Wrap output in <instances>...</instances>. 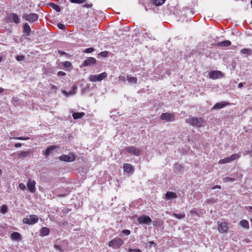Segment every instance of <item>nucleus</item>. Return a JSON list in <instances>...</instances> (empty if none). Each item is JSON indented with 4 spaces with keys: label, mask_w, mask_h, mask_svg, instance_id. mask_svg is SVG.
<instances>
[{
    "label": "nucleus",
    "mask_w": 252,
    "mask_h": 252,
    "mask_svg": "<svg viewBox=\"0 0 252 252\" xmlns=\"http://www.w3.org/2000/svg\"><path fill=\"white\" fill-rule=\"evenodd\" d=\"M186 122L190 125L197 127L202 126L205 123V121L203 119L194 117H189L188 119H186Z\"/></svg>",
    "instance_id": "1"
},
{
    "label": "nucleus",
    "mask_w": 252,
    "mask_h": 252,
    "mask_svg": "<svg viewBox=\"0 0 252 252\" xmlns=\"http://www.w3.org/2000/svg\"><path fill=\"white\" fill-rule=\"evenodd\" d=\"M4 21L7 23L14 22L15 24H18L20 22V18L18 16L14 13H10L7 15L4 19Z\"/></svg>",
    "instance_id": "2"
},
{
    "label": "nucleus",
    "mask_w": 252,
    "mask_h": 252,
    "mask_svg": "<svg viewBox=\"0 0 252 252\" xmlns=\"http://www.w3.org/2000/svg\"><path fill=\"white\" fill-rule=\"evenodd\" d=\"M22 18L30 23H33L38 20V16L36 13H25Z\"/></svg>",
    "instance_id": "3"
},
{
    "label": "nucleus",
    "mask_w": 252,
    "mask_h": 252,
    "mask_svg": "<svg viewBox=\"0 0 252 252\" xmlns=\"http://www.w3.org/2000/svg\"><path fill=\"white\" fill-rule=\"evenodd\" d=\"M123 243L122 239L116 238L109 242V246L114 249H119L123 244Z\"/></svg>",
    "instance_id": "4"
},
{
    "label": "nucleus",
    "mask_w": 252,
    "mask_h": 252,
    "mask_svg": "<svg viewBox=\"0 0 252 252\" xmlns=\"http://www.w3.org/2000/svg\"><path fill=\"white\" fill-rule=\"evenodd\" d=\"M160 119L167 122H173L175 120V115L172 113H163L160 115Z\"/></svg>",
    "instance_id": "5"
},
{
    "label": "nucleus",
    "mask_w": 252,
    "mask_h": 252,
    "mask_svg": "<svg viewBox=\"0 0 252 252\" xmlns=\"http://www.w3.org/2000/svg\"><path fill=\"white\" fill-rule=\"evenodd\" d=\"M38 218L37 216L32 215L30 216L29 218H24L23 222L24 223L32 225L37 222Z\"/></svg>",
    "instance_id": "6"
},
{
    "label": "nucleus",
    "mask_w": 252,
    "mask_h": 252,
    "mask_svg": "<svg viewBox=\"0 0 252 252\" xmlns=\"http://www.w3.org/2000/svg\"><path fill=\"white\" fill-rule=\"evenodd\" d=\"M107 76L106 72H103L98 75H92L90 76L89 79L92 82L100 81L105 78Z\"/></svg>",
    "instance_id": "7"
},
{
    "label": "nucleus",
    "mask_w": 252,
    "mask_h": 252,
    "mask_svg": "<svg viewBox=\"0 0 252 252\" xmlns=\"http://www.w3.org/2000/svg\"><path fill=\"white\" fill-rule=\"evenodd\" d=\"M126 151L130 154H132L135 156H138L140 154V150L134 146L126 147L125 148Z\"/></svg>",
    "instance_id": "8"
},
{
    "label": "nucleus",
    "mask_w": 252,
    "mask_h": 252,
    "mask_svg": "<svg viewBox=\"0 0 252 252\" xmlns=\"http://www.w3.org/2000/svg\"><path fill=\"white\" fill-rule=\"evenodd\" d=\"M239 158V156L237 154H234L232 155L230 157L228 158H225L223 159L220 160L219 163L220 164H224L230 162L236 158Z\"/></svg>",
    "instance_id": "9"
},
{
    "label": "nucleus",
    "mask_w": 252,
    "mask_h": 252,
    "mask_svg": "<svg viewBox=\"0 0 252 252\" xmlns=\"http://www.w3.org/2000/svg\"><path fill=\"white\" fill-rule=\"evenodd\" d=\"M138 221L140 224H149L152 222L151 219L148 216L146 215H142L139 217L138 219Z\"/></svg>",
    "instance_id": "10"
},
{
    "label": "nucleus",
    "mask_w": 252,
    "mask_h": 252,
    "mask_svg": "<svg viewBox=\"0 0 252 252\" xmlns=\"http://www.w3.org/2000/svg\"><path fill=\"white\" fill-rule=\"evenodd\" d=\"M210 78L212 79H216L222 78L224 76L223 74L220 71H212L209 73Z\"/></svg>",
    "instance_id": "11"
},
{
    "label": "nucleus",
    "mask_w": 252,
    "mask_h": 252,
    "mask_svg": "<svg viewBox=\"0 0 252 252\" xmlns=\"http://www.w3.org/2000/svg\"><path fill=\"white\" fill-rule=\"evenodd\" d=\"M60 159L63 161L70 162L74 160L75 157L73 154H69V155H63L61 156Z\"/></svg>",
    "instance_id": "12"
},
{
    "label": "nucleus",
    "mask_w": 252,
    "mask_h": 252,
    "mask_svg": "<svg viewBox=\"0 0 252 252\" xmlns=\"http://www.w3.org/2000/svg\"><path fill=\"white\" fill-rule=\"evenodd\" d=\"M96 63V60L93 57L88 58L82 64V66H87L94 64Z\"/></svg>",
    "instance_id": "13"
},
{
    "label": "nucleus",
    "mask_w": 252,
    "mask_h": 252,
    "mask_svg": "<svg viewBox=\"0 0 252 252\" xmlns=\"http://www.w3.org/2000/svg\"><path fill=\"white\" fill-rule=\"evenodd\" d=\"M35 182L34 180L29 179L27 184V188L32 193H33L35 191Z\"/></svg>",
    "instance_id": "14"
},
{
    "label": "nucleus",
    "mask_w": 252,
    "mask_h": 252,
    "mask_svg": "<svg viewBox=\"0 0 252 252\" xmlns=\"http://www.w3.org/2000/svg\"><path fill=\"white\" fill-rule=\"evenodd\" d=\"M228 227L226 222H221L218 224L219 231L221 233H225L227 231Z\"/></svg>",
    "instance_id": "15"
},
{
    "label": "nucleus",
    "mask_w": 252,
    "mask_h": 252,
    "mask_svg": "<svg viewBox=\"0 0 252 252\" xmlns=\"http://www.w3.org/2000/svg\"><path fill=\"white\" fill-rule=\"evenodd\" d=\"M32 153L31 151H21L17 154L18 158H19L29 157Z\"/></svg>",
    "instance_id": "16"
},
{
    "label": "nucleus",
    "mask_w": 252,
    "mask_h": 252,
    "mask_svg": "<svg viewBox=\"0 0 252 252\" xmlns=\"http://www.w3.org/2000/svg\"><path fill=\"white\" fill-rule=\"evenodd\" d=\"M229 103L225 102H220L219 103H217L214 105V106L213 107V110H219L220 109H221L223 108L224 107L226 106L227 105H228Z\"/></svg>",
    "instance_id": "17"
},
{
    "label": "nucleus",
    "mask_w": 252,
    "mask_h": 252,
    "mask_svg": "<svg viewBox=\"0 0 252 252\" xmlns=\"http://www.w3.org/2000/svg\"><path fill=\"white\" fill-rule=\"evenodd\" d=\"M76 90L77 87L75 85H73L71 90L69 92L65 90H63L62 93L66 96H68L69 95H72L75 94Z\"/></svg>",
    "instance_id": "18"
},
{
    "label": "nucleus",
    "mask_w": 252,
    "mask_h": 252,
    "mask_svg": "<svg viewBox=\"0 0 252 252\" xmlns=\"http://www.w3.org/2000/svg\"><path fill=\"white\" fill-rule=\"evenodd\" d=\"M123 168L125 171L126 172L132 173L134 171V167L130 164L124 163L123 165Z\"/></svg>",
    "instance_id": "19"
},
{
    "label": "nucleus",
    "mask_w": 252,
    "mask_h": 252,
    "mask_svg": "<svg viewBox=\"0 0 252 252\" xmlns=\"http://www.w3.org/2000/svg\"><path fill=\"white\" fill-rule=\"evenodd\" d=\"M23 32L25 33L28 36L31 33V28L29 24L27 23H25L23 25Z\"/></svg>",
    "instance_id": "20"
},
{
    "label": "nucleus",
    "mask_w": 252,
    "mask_h": 252,
    "mask_svg": "<svg viewBox=\"0 0 252 252\" xmlns=\"http://www.w3.org/2000/svg\"><path fill=\"white\" fill-rule=\"evenodd\" d=\"M11 238L15 241H20L22 239L20 234L17 232H14L11 234Z\"/></svg>",
    "instance_id": "21"
},
{
    "label": "nucleus",
    "mask_w": 252,
    "mask_h": 252,
    "mask_svg": "<svg viewBox=\"0 0 252 252\" xmlns=\"http://www.w3.org/2000/svg\"><path fill=\"white\" fill-rule=\"evenodd\" d=\"M177 197L176 194L173 192L167 191L165 194V198L166 199H172Z\"/></svg>",
    "instance_id": "22"
},
{
    "label": "nucleus",
    "mask_w": 252,
    "mask_h": 252,
    "mask_svg": "<svg viewBox=\"0 0 252 252\" xmlns=\"http://www.w3.org/2000/svg\"><path fill=\"white\" fill-rule=\"evenodd\" d=\"M240 53L247 56H251L252 55V50L249 48H243L240 50Z\"/></svg>",
    "instance_id": "23"
},
{
    "label": "nucleus",
    "mask_w": 252,
    "mask_h": 252,
    "mask_svg": "<svg viewBox=\"0 0 252 252\" xmlns=\"http://www.w3.org/2000/svg\"><path fill=\"white\" fill-rule=\"evenodd\" d=\"M50 232L49 229L46 227H42L40 230V235L41 236H47Z\"/></svg>",
    "instance_id": "24"
},
{
    "label": "nucleus",
    "mask_w": 252,
    "mask_h": 252,
    "mask_svg": "<svg viewBox=\"0 0 252 252\" xmlns=\"http://www.w3.org/2000/svg\"><path fill=\"white\" fill-rule=\"evenodd\" d=\"M231 45V42L229 40H225L217 44L218 47H228Z\"/></svg>",
    "instance_id": "25"
},
{
    "label": "nucleus",
    "mask_w": 252,
    "mask_h": 252,
    "mask_svg": "<svg viewBox=\"0 0 252 252\" xmlns=\"http://www.w3.org/2000/svg\"><path fill=\"white\" fill-rule=\"evenodd\" d=\"M127 80L130 84H136L137 82V79L136 77L131 76L130 75L127 76Z\"/></svg>",
    "instance_id": "26"
},
{
    "label": "nucleus",
    "mask_w": 252,
    "mask_h": 252,
    "mask_svg": "<svg viewBox=\"0 0 252 252\" xmlns=\"http://www.w3.org/2000/svg\"><path fill=\"white\" fill-rule=\"evenodd\" d=\"M85 115L84 112H75L72 114V117L74 119L81 118Z\"/></svg>",
    "instance_id": "27"
},
{
    "label": "nucleus",
    "mask_w": 252,
    "mask_h": 252,
    "mask_svg": "<svg viewBox=\"0 0 252 252\" xmlns=\"http://www.w3.org/2000/svg\"><path fill=\"white\" fill-rule=\"evenodd\" d=\"M56 147H57L56 146H51L47 148L44 153V156L46 157L49 156L51 153V152L53 150H54Z\"/></svg>",
    "instance_id": "28"
},
{
    "label": "nucleus",
    "mask_w": 252,
    "mask_h": 252,
    "mask_svg": "<svg viewBox=\"0 0 252 252\" xmlns=\"http://www.w3.org/2000/svg\"><path fill=\"white\" fill-rule=\"evenodd\" d=\"M240 225L242 227H243L246 229H248L249 228V222L247 220H241L240 222Z\"/></svg>",
    "instance_id": "29"
},
{
    "label": "nucleus",
    "mask_w": 252,
    "mask_h": 252,
    "mask_svg": "<svg viewBox=\"0 0 252 252\" xmlns=\"http://www.w3.org/2000/svg\"><path fill=\"white\" fill-rule=\"evenodd\" d=\"M236 180V179L235 178H231V177H225L223 179V181L224 182H233Z\"/></svg>",
    "instance_id": "30"
},
{
    "label": "nucleus",
    "mask_w": 252,
    "mask_h": 252,
    "mask_svg": "<svg viewBox=\"0 0 252 252\" xmlns=\"http://www.w3.org/2000/svg\"><path fill=\"white\" fill-rule=\"evenodd\" d=\"M54 194L59 197H65L67 195V193H59L58 190H54Z\"/></svg>",
    "instance_id": "31"
},
{
    "label": "nucleus",
    "mask_w": 252,
    "mask_h": 252,
    "mask_svg": "<svg viewBox=\"0 0 252 252\" xmlns=\"http://www.w3.org/2000/svg\"><path fill=\"white\" fill-rule=\"evenodd\" d=\"M154 4L157 6L162 4L165 0H153Z\"/></svg>",
    "instance_id": "32"
},
{
    "label": "nucleus",
    "mask_w": 252,
    "mask_h": 252,
    "mask_svg": "<svg viewBox=\"0 0 252 252\" xmlns=\"http://www.w3.org/2000/svg\"><path fill=\"white\" fill-rule=\"evenodd\" d=\"M173 215L178 219H183L185 217V214L173 213Z\"/></svg>",
    "instance_id": "33"
},
{
    "label": "nucleus",
    "mask_w": 252,
    "mask_h": 252,
    "mask_svg": "<svg viewBox=\"0 0 252 252\" xmlns=\"http://www.w3.org/2000/svg\"><path fill=\"white\" fill-rule=\"evenodd\" d=\"M70 2L73 3L81 4L87 1V0H69Z\"/></svg>",
    "instance_id": "34"
},
{
    "label": "nucleus",
    "mask_w": 252,
    "mask_h": 252,
    "mask_svg": "<svg viewBox=\"0 0 252 252\" xmlns=\"http://www.w3.org/2000/svg\"><path fill=\"white\" fill-rule=\"evenodd\" d=\"M52 8L55 9L57 12L61 11V8L59 5L55 4L54 3H52Z\"/></svg>",
    "instance_id": "35"
},
{
    "label": "nucleus",
    "mask_w": 252,
    "mask_h": 252,
    "mask_svg": "<svg viewBox=\"0 0 252 252\" xmlns=\"http://www.w3.org/2000/svg\"><path fill=\"white\" fill-rule=\"evenodd\" d=\"M7 210H8V208H7V206L6 205H3L1 206V212L3 214H5V213H6L7 211Z\"/></svg>",
    "instance_id": "36"
},
{
    "label": "nucleus",
    "mask_w": 252,
    "mask_h": 252,
    "mask_svg": "<svg viewBox=\"0 0 252 252\" xmlns=\"http://www.w3.org/2000/svg\"><path fill=\"white\" fill-rule=\"evenodd\" d=\"M63 65L65 68H69L71 66V63L68 61L64 62L63 63Z\"/></svg>",
    "instance_id": "37"
},
{
    "label": "nucleus",
    "mask_w": 252,
    "mask_h": 252,
    "mask_svg": "<svg viewBox=\"0 0 252 252\" xmlns=\"http://www.w3.org/2000/svg\"><path fill=\"white\" fill-rule=\"evenodd\" d=\"M190 214L193 217H198V214L197 211L195 210H192L190 211Z\"/></svg>",
    "instance_id": "38"
},
{
    "label": "nucleus",
    "mask_w": 252,
    "mask_h": 252,
    "mask_svg": "<svg viewBox=\"0 0 252 252\" xmlns=\"http://www.w3.org/2000/svg\"><path fill=\"white\" fill-rule=\"evenodd\" d=\"M127 252H142L140 249H128L127 250Z\"/></svg>",
    "instance_id": "39"
},
{
    "label": "nucleus",
    "mask_w": 252,
    "mask_h": 252,
    "mask_svg": "<svg viewBox=\"0 0 252 252\" xmlns=\"http://www.w3.org/2000/svg\"><path fill=\"white\" fill-rule=\"evenodd\" d=\"M16 59L18 61H22L24 60L25 56L23 55H18L16 57Z\"/></svg>",
    "instance_id": "40"
},
{
    "label": "nucleus",
    "mask_w": 252,
    "mask_h": 252,
    "mask_svg": "<svg viewBox=\"0 0 252 252\" xmlns=\"http://www.w3.org/2000/svg\"><path fill=\"white\" fill-rule=\"evenodd\" d=\"M94 51V49L93 48H87L85 49V50L84 51V52L87 53H90Z\"/></svg>",
    "instance_id": "41"
},
{
    "label": "nucleus",
    "mask_w": 252,
    "mask_h": 252,
    "mask_svg": "<svg viewBox=\"0 0 252 252\" xmlns=\"http://www.w3.org/2000/svg\"><path fill=\"white\" fill-rule=\"evenodd\" d=\"M19 187L21 189L23 190H25L26 189V186L23 183L19 184Z\"/></svg>",
    "instance_id": "42"
},
{
    "label": "nucleus",
    "mask_w": 252,
    "mask_h": 252,
    "mask_svg": "<svg viewBox=\"0 0 252 252\" xmlns=\"http://www.w3.org/2000/svg\"><path fill=\"white\" fill-rule=\"evenodd\" d=\"M15 138L16 139H18V140H27L30 139V137H18Z\"/></svg>",
    "instance_id": "43"
},
{
    "label": "nucleus",
    "mask_w": 252,
    "mask_h": 252,
    "mask_svg": "<svg viewBox=\"0 0 252 252\" xmlns=\"http://www.w3.org/2000/svg\"><path fill=\"white\" fill-rule=\"evenodd\" d=\"M58 27L61 30H64L65 26L61 23L58 24Z\"/></svg>",
    "instance_id": "44"
},
{
    "label": "nucleus",
    "mask_w": 252,
    "mask_h": 252,
    "mask_svg": "<svg viewBox=\"0 0 252 252\" xmlns=\"http://www.w3.org/2000/svg\"><path fill=\"white\" fill-rule=\"evenodd\" d=\"M122 232L125 235H128L130 234V231L129 230H127V229H125V230H123Z\"/></svg>",
    "instance_id": "45"
},
{
    "label": "nucleus",
    "mask_w": 252,
    "mask_h": 252,
    "mask_svg": "<svg viewBox=\"0 0 252 252\" xmlns=\"http://www.w3.org/2000/svg\"><path fill=\"white\" fill-rule=\"evenodd\" d=\"M100 55L102 57H106L108 55V52L107 51L101 52H100Z\"/></svg>",
    "instance_id": "46"
},
{
    "label": "nucleus",
    "mask_w": 252,
    "mask_h": 252,
    "mask_svg": "<svg viewBox=\"0 0 252 252\" xmlns=\"http://www.w3.org/2000/svg\"><path fill=\"white\" fill-rule=\"evenodd\" d=\"M65 73L63 72V71H59L58 72V76H65Z\"/></svg>",
    "instance_id": "47"
},
{
    "label": "nucleus",
    "mask_w": 252,
    "mask_h": 252,
    "mask_svg": "<svg viewBox=\"0 0 252 252\" xmlns=\"http://www.w3.org/2000/svg\"><path fill=\"white\" fill-rule=\"evenodd\" d=\"M93 6V4L92 3L90 4H86L83 5V7H86V8H91Z\"/></svg>",
    "instance_id": "48"
},
{
    "label": "nucleus",
    "mask_w": 252,
    "mask_h": 252,
    "mask_svg": "<svg viewBox=\"0 0 252 252\" xmlns=\"http://www.w3.org/2000/svg\"><path fill=\"white\" fill-rule=\"evenodd\" d=\"M119 78V80H121V81H126V78L124 76H120Z\"/></svg>",
    "instance_id": "49"
},
{
    "label": "nucleus",
    "mask_w": 252,
    "mask_h": 252,
    "mask_svg": "<svg viewBox=\"0 0 252 252\" xmlns=\"http://www.w3.org/2000/svg\"><path fill=\"white\" fill-rule=\"evenodd\" d=\"M51 86L52 90H54L55 91H56V90L57 89V88L56 86H55V85H51Z\"/></svg>",
    "instance_id": "50"
},
{
    "label": "nucleus",
    "mask_w": 252,
    "mask_h": 252,
    "mask_svg": "<svg viewBox=\"0 0 252 252\" xmlns=\"http://www.w3.org/2000/svg\"><path fill=\"white\" fill-rule=\"evenodd\" d=\"M22 146V144L20 143H17L15 144V147L16 148L20 147Z\"/></svg>",
    "instance_id": "51"
},
{
    "label": "nucleus",
    "mask_w": 252,
    "mask_h": 252,
    "mask_svg": "<svg viewBox=\"0 0 252 252\" xmlns=\"http://www.w3.org/2000/svg\"><path fill=\"white\" fill-rule=\"evenodd\" d=\"M54 247L56 250H61L60 246L59 245H55Z\"/></svg>",
    "instance_id": "52"
},
{
    "label": "nucleus",
    "mask_w": 252,
    "mask_h": 252,
    "mask_svg": "<svg viewBox=\"0 0 252 252\" xmlns=\"http://www.w3.org/2000/svg\"><path fill=\"white\" fill-rule=\"evenodd\" d=\"M238 88H241L243 86V84L242 83H240L239 84H238Z\"/></svg>",
    "instance_id": "53"
},
{
    "label": "nucleus",
    "mask_w": 252,
    "mask_h": 252,
    "mask_svg": "<svg viewBox=\"0 0 252 252\" xmlns=\"http://www.w3.org/2000/svg\"><path fill=\"white\" fill-rule=\"evenodd\" d=\"M220 188H221V187L220 186H216L213 188V189H220Z\"/></svg>",
    "instance_id": "54"
},
{
    "label": "nucleus",
    "mask_w": 252,
    "mask_h": 252,
    "mask_svg": "<svg viewBox=\"0 0 252 252\" xmlns=\"http://www.w3.org/2000/svg\"><path fill=\"white\" fill-rule=\"evenodd\" d=\"M59 52L61 55H64V54H65L64 52L62 51H59Z\"/></svg>",
    "instance_id": "55"
},
{
    "label": "nucleus",
    "mask_w": 252,
    "mask_h": 252,
    "mask_svg": "<svg viewBox=\"0 0 252 252\" xmlns=\"http://www.w3.org/2000/svg\"><path fill=\"white\" fill-rule=\"evenodd\" d=\"M3 89L0 88V93H2L3 91Z\"/></svg>",
    "instance_id": "56"
},
{
    "label": "nucleus",
    "mask_w": 252,
    "mask_h": 252,
    "mask_svg": "<svg viewBox=\"0 0 252 252\" xmlns=\"http://www.w3.org/2000/svg\"><path fill=\"white\" fill-rule=\"evenodd\" d=\"M157 222L156 221H153V225H156L157 224Z\"/></svg>",
    "instance_id": "57"
},
{
    "label": "nucleus",
    "mask_w": 252,
    "mask_h": 252,
    "mask_svg": "<svg viewBox=\"0 0 252 252\" xmlns=\"http://www.w3.org/2000/svg\"><path fill=\"white\" fill-rule=\"evenodd\" d=\"M150 243L151 244V245H156V244L153 241V242H150Z\"/></svg>",
    "instance_id": "58"
},
{
    "label": "nucleus",
    "mask_w": 252,
    "mask_h": 252,
    "mask_svg": "<svg viewBox=\"0 0 252 252\" xmlns=\"http://www.w3.org/2000/svg\"><path fill=\"white\" fill-rule=\"evenodd\" d=\"M2 174V170L0 169V176Z\"/></svg>",
    "instance_id": "59"
},
{
    "label": "nucleus",
    "mask_w": 252,
    "mask_h": 252,
    "mask_svg": "<svg viewBox=\"0 0 252 252\" xmlns=\"http://www.w3.org/2000/svg\"><path fill=\"white\" fill-rule=\"evenodd\" d=\"M1 61H2V59H1V58L0 57V62H1Z\"/></svg>",
    "instance_id": "60"
},
{
    "label": "nucleus",
    "mask_w": 252,
    "mask_h": 252,
    "mask_svg": "<svg viewBox=\"0 0 252 252\" xmlns=\"http://www.w3.org/2000/svg\"><path fill=\"white\" fill-rule=\"evenodd\" d=\"M251 4H252V0H251Z\"/></svg>",
    "instance_id": "61"
},
{
    "label": "nucleus",
    "mask_w": 252,
    "mask_h": 252,
    "mask_svg": "<svg viewBox=\"0 0 252 252\" xmlns=\"http://www.w3.org/2000/svg\"><path fill=\"white\" fill-rule=\"evenodd\" d=\"M251 220V221H252V219Z\"/></svg>",
    "instance_id": "62"
},
{
    "label": "nucleus",
    "mask_w": 252,
    "mask_h": 252,
    "mask_svg": "<svg viewBox=\"0 0 252 252\" xmlns=\"http://www.w3.org/2000/svg\"><path fill=\"white\" fill-rule=\"evenodd\" d=\"M251 209H252V207H251Z\"/></svg>",
    "instance_id": "63"
}]
</instances>
